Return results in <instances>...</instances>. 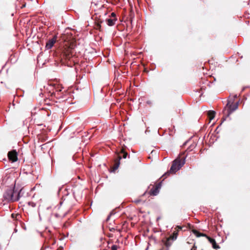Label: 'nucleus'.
<instances>
[{"label": "nucleus", "instance_id": "30", "mask_svg": "<svg viewBox=\"0 0 250 250\" xmlns=\"http://www.w3.org/2000/svg\"><path fill=\"white\" fill-rule=\"evenodd\" d=\"M151 240H153V238L152 237L151 238H150V241ZM154 241H155V239H154Z\"/></svg>", "mask_w": 250, "mask_h": 250}, {"label": "nucleus", "instance_id": "28", "mask_svg": "<svg viewBox=\"0 0 250 250\" xmlns=\"http://www.w3.org/2000/svg\"><path fill=\"white\" fill-rule=\"evenodd\" d=\"M14 232H17V229L16 228H15V229H14Z\"/></svg>", "mask_w": 250, "mask_h": 250}, {"label": "nucleus", "instance_id": "9", "mask_svg": "<svg viewBox=\"0 0 250 250\" xmlns=\"http://www.w3.org/2000/svg\"><path fill=\"white\" fill-rule=\"evenodd\" d=\"M18 154L16 150L9 151L8 154V158L12 162H15L18 160Z\"/></svg>", "mask_w": 250, "mask_h": 250}, {"label": "nucleus", "instance_id": "21", "mask_svg": "<svg viewBox=\"0 0 250 250\" xmlns=\"http://www.w3.org/2000/svg\"><path fill=\"white\" fill-rule=\"evenodd\" d=\"M146 104H149V105H152V102L151 101H146Z\"/></svg>", "mask_w": 250, "mask_h": 250}, {"label": "nucleus", "instance_id": "13", "mask_svg": "<svg viewBox=\"0 0 250 250\" xmlns=\"http://www.w3.org/2000/svg\"><path fill=\"white\" fill-rule=\"evenodd\" d=\"M117 20V18H109V19H106L105 21L106 22V23L109 26H113L115 23V21Z\"/></svg>", "mask_w": 250, "mask_h": 250}, {"label": "nucleus", "instance_id": "10", "mask_svg": "<svg viewBox=\"0 0 250 250\" xmlns=\"http://www.w3.org/2000/svg\"><path fill=\"white\" fill-rule=\"evenodd\" d=\"M184 227L177 226L174 228V230L173 231V241L176 240L177 236L182 232V229Z\"/></svg>", "mask_w": 250, "mask_h": 250}, {"label": "nucleus", "instance_id": "16", "mask_svg": "<svg viewBox=\"0 0 250 250\" xmlns=\"http://www.w3.org/2000/svg\"><path fill=\"white\" fill-rule=\"evenodd\" d=\"M167 18L166 15H165L164 17V20H163V24L165 26H166L167 25Z\"/></svg>", "mask_w": 250, "mask_h": 250}, {"label": "nucleus", "instance_id": "20", "mask_svg": "<svg viewBox=\"0 0 250 250\" xmlns=\"http://www.w3.org/2000/svg\"><path fill=\"white\" fill-rule=\"evenodd\" d=\"M109 231H111V232H113L115 231V229L114 228H109Z\"/></svg>", "mask_w": 250, "mask_h": 250}, {"label": "nucleus", "instance_id": "4", "mask_svg": "<svg viewBox=\"0 0 250 250\" xmlns=\"http://www.w3.org/2000/svg\"><path fill=\"white\" fill-rule=\"evenodd\" d=\"M128 157L129 158V155L125 150L124 148L121 149L119 154L117 155V157L115 162V165L114 166V170L118 169L120 164V160L122 158L125 159Z\"/></svg>", "mask_w": 250, "mask_h": 250}, {"label": "nucleus", "instance_id": "24", "mask_svg": "<svg viewBox=\"0 0 250 250\" xmlns=\"http://www.w3.org/2000/svg\"><path fill=\"white\" fill-rule=\"evenodd\" d=\"M141 201L140 200H135V202L136 203H139Z\"/></svg>", "mask_w": 250, "mask_h": 250}, {"label": "nucleus", "instance_id": "31", "mask_svg": "<svg viewBox=\"0 0 250 250\" xmlns=\"http://www.w3.org/2000/svg\"><path fill=\"white\" fill-rule=\"evenodd\" d=\"M60 248V249H61V250H62V249H63V247H61Z\"/></svg>", "mask_w": 250, "mask_h": 250}, {"label": "nucleus", "instance_id": "18", "mask_svg": "<svg viewBox=\"0 0 250 250\" xmlns=\"http://www.w3.org/2000/svg\"><path fill=\"white\" fill-rule=\"evenodd\" d=\"M114 214V213H113V211H111L110 213V214L107 216V218H106V221H108L109 219H110V216Z\"/></svg>", "mask_w": 250, "mask_h": 250}, {"label": "nucleus", "instance_id": "27", "mask_svg": "<svg viewBox=\"0 0 250 250\" xmlns=\"http://www.w3.org/2000/svg\"><path fill=\"white\" fill-rule=\"evenodd\" d=\"M164 3H165V6H166V4H167V0H164Z\"/></svg>", "mask_w": 250, "mask_h": 250}, {"label": "nucleus", "instance_id": "22", "mask_svg": "<svg viewBox=\"0 0 250 250\" xmlns=\"http://www.w3.org/2000/svg\"><path fill=\"white\" fill-rule=\"evenodd\" d=\"M197 247L195 246V244H194L193 247L191 248V250H196Z\"/></svg>", "mask_w": 250, "mask_h": 250}, {"label": "nucleus", "instance_id": "14", "mask_svg": "<svg viewBox=\"0 0 250 250\" xmlns=\"http://www.w3.org/2000/svg\"><path fill=\"white\" fill-rule=\"evenodd\" d=\"M215 115V112L214 111H209L208 113V115L210 120L214 118Z\"/></svg>", "mask_w": 250, "mask_h": 250}, {"label": "nucleus", "instance_id": "29", "mask_svg": "<svg viewBox=\"0 0 250 250\" xmlns=\"http://www.w3.org/2000/svg\"><path fill=\"white\" fill-rule=\"evenodd\" d=\"M55 243H56V241H55V240H54V241H53V243H52V245H54V244H55Z\"/></svg>", "mask_w": 250, "mask_h": 250}, {"label": "nucleus", "instance_id": "17", "mask_svg": "<svg viewBox=\"0 0 250 250\" xmlns=\"http://www.w3.org/2000/svg\"><path fill=\"white\" fill-rule=\"evenodd\" d=\"M118 248V246L116 245H113L111 247V250H117Z\"/></svg>", "mask_w": 250, "mask_h": 250}, {"label": "nucleus", "instance_id": "15", "mask_svg": "<svg viewBox=\"0 0 250 250\" xmlns=\"http://www.w3.org/2000/svg\"><path fill=\"white\" fill-rule=\"evenodd\" d=\"M193 233L196 235V236L197 237H199V236H207V235L205 234H202V233H199L197 230H193Z\"/></svg>", "mask_w": 250, "mask_h": 250}, {"label": "nucleus", "instance_id": "11", "mask_svg": "<svg viewBox=\"0 0 250 250\" xmlns=\"http://www.w3.org/2000/svg\"><path fill=\"white\" fill-rule=\"evenodd\" d=\"M54 95L56 98L60 100V102H63L67 100V96L65 95L61 96L59 91H56Z\"/></svg>", "mask_w": 250, "mask_h": 250}, {"label": "nucleus", "instance_id": "6", "mask_svg": "<svg viewBox=\"0 0 250 250\" xmlns=\"http://www.w3.org/2000/svg\"><path fill=\"white\" fill-rule=\"evenodd\" d=\"M57 53L60 54V59L61 60L63 59L69 60L72 56L69 51L66 50H60L59 52H57Z\"/></svg>", "mask_w": 250, "mask_h": 250}, {"label": "nucleus", "instance_id": "12", "mask_svg": "<svg viewBox=\"0 0 250 250\" xmlns=\"http://www.w3.org/2000/svg\"><path fill=\"white\" fill-rule=\"evenodd\" d=\"M208 239L209 241V242L212 244V247L213 249H219L220 247L218 245H217L216 243L215 240L214 239H212L209 237L207 236Z\"/></svg>", "mask_w": 250, "mask_h": 250}, {"label": "nucleus", "instance_id": "26", "mask_svg": "<svg viewBox=\"0 0 250 250\" xmlns=\"http://www.w3.org/2000/svg\"><path fill=\"white\" fill-rule=\"evenodd\" d=\"M14 216H15V214H14V213H12V214H11V217H12V218H14Z\"/></svg>", "mask_w": 250, "mask_h": 250}, {"label": "nucleus", "instance_id": "5", "mask_svg": "<svg viewBox=\"0 0 250 250\" xmlns=\"http://www.w3.org/2000/svg\"><path fill=\"white\" fill-rule=\"evenodd\" d=\"M172 240V235H170L169 237H165L162 240V248L159 250H169L171 246V241Z\"/></svg>", "mask_w": 250, "mask_h": 250}, {"label": "nucleus", "instance_id": "19", "mask_svg": "<svg viewBox=\"0 0 250 250\" xmlns=\"http://www.w3.org/2000/svg\"><path fill=\"white\" fill-rule=\"evenodd\" d=\"M110 17H111V18H117L116 17V14H115V13H114V12H112V13H111Z\"/></svg>", "mask_w": 250, "mask_h": 250}, {"label": "nucleus", "instance_id": "25", "mask_svg": "<svg viewBox=\"0 0 250 250\" xmlns=\"http://www.w3.org/2000/svg\"><path fill=\"white\" fill-rule=\"evenodd\" d=\"M97 26H98V28H101V24H100V23H98V24H97Z\"/></svg>", "mask_w": 250, "mask_h": 250}, {"label": "nucleus", "instance_id": "3", "mask_svg": "<svg viewBox=\"0 0 250 250\" xmlns=\"http://www.w3.org/2000/svg\"><path fill=\"white\" fill-rule=\"evenodd\" d=\"M186 157L184 154H180L173 161V174L179 170L185 163Z\"/></svg>", "mask_w": 250, "mask_h": 250}, {"label": "nucleus", "instance_id": "8", "mask_svg": "<svg viewBox=\"0 0 250 250\" xmlns=\"http://www.w3.org/2000/svg\"><path fill=\"white\" fill-rule=\"evenodd\" d=\"M57 39V36L55 35L52 39H49L46 43L45 49L47 50L51 49L56 42Z\"/></svg>", "mask_w": 250, "mask_h": 250}, {"label": "nucleus", "instance_id": "1", "mask_svg": "<svg viewBox=\"0 0 250 250\" xmlns=\"http://www.w3.org/2000/svg\"><path fill=\"white\" fill-rule=\"evenodd\" d=\"M21 190L22 189L19 191L16 189L15 187L7 188L3 194L4 201L6 202L18 201L21 196Z\"/></svg>", "mask_w": 250, "mask_h": 250}, {"label": "nucleus", "instance_id": "7", "mask_svg": "<svg viewBox=\"0 0 250 250\" xmlns=\"http://www.w3.org/2000/svg\"><path fill=\"white\" fill-rule=\"evenodd\" d=\"M239 103L236 102L235 104H229L228 102L227 105L229 106L228 116H229L232 112L236 110L238 107Z\"/></svg>", "mask_w": 250, "mask_h": 250}, {"label": "nucleus", "instance_id": "23", "mask_svg": "<svg viewBox=\"0 0 250 250\" xmlns=\"http://www.w3.org/2000/svg\"><path fill=\"white\" fill-rule=\"evenodd\" d=\"M31 205L32 207H35L36 204L32 202V203H31Z\"/></svg>", "mask_w": 250, "mask_h": 250}, {"label": "nucleus", "instance_id": "2", "mask_svg": "<svg viewBox=\"0 0 250 250\" xmlns=\"http://www.w3.org/2000/svg\"><path fill=\"white\" fill-rule=\"evenodd\" d=\"M172 173V165L170 167L169 170L165 172L160 178L161 181L157 184V185L149 191V194L151 196H156L159 192V190L162 187V183L163 181Z\"/></svg>", "mask_w": 250, "mask_h": 250}]
</instances>
